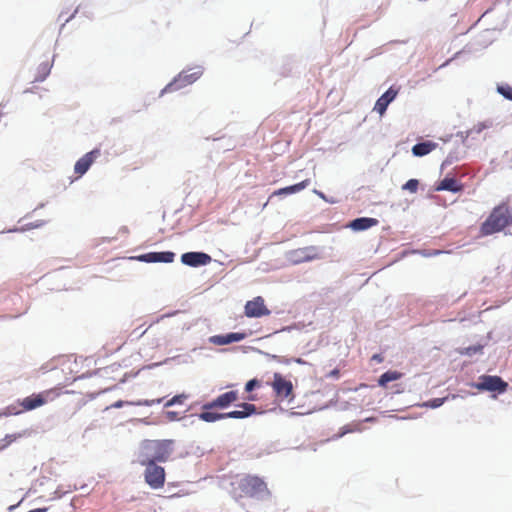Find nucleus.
Here are the masks:
<instances>
[{"instance_id":"nucleus-3","label":"nucleus","mask_w":512,"mask_h":512,"mask_svg":"<svg viewBox=\"0 0 512 512\" xmlns=\"http://www.w3.org/2000/svg\"><path fill=\"white\" fill-rule=\"evenodd\" d=\"M267 492L266 483L258 476L245 475L232 482V493L235 499L254 498Z\"/></svg>"},{"instance_id":"nucleus-15","label":"nucleus","mask_w":512,"mask_h":512,"mask_svg":"<svg viewBox=\"0 0 512 512\" xmlns=\"http://www.w3.org/2000/svg\"><path fill=\"white\" fill-rule=\"evenodd\" d=\"M295 255L296 262H308L321 257L320 251L316 246H307L299 248L293 252Z\"/></svg>"},{"instance_id":"nucleus-22","label":"nucleus","mask_w":512,"mask_h":512,"mask_svg":"<svg viewBox=\"0 0 512 512\" xmlns=\"http://www.w3.org/2000/svg\"><path fill=\"white\" fill-rule=\"evenodd\" d=\"M402 376L403 373L401 372L389 370L379 377L378 385L381 387H386L389 382L399 380L400 378H402Z\"/></svg>"},{"instance_id":"nucleus-21","label":"nucleus","mask_w":512,"mask_h":512,"mask_svg":"<svg viewBox=\"0 0 512 512\" xmlns=\"http://www.w3.org/2000/svg\"><path fill=\"white\" fill-rule=\"evenodd\" d=\"M161 399H156V400H137V401H123V400H118L116 402H114L113 404H111L110 406H108L106 409H110V408H121L125 405H128V406H152L154 404H159L161 403Z\"/></svg>"},{"instance_id":"nucleus-30","label":"nucleus","mask_w":512,"mask_h":512,"mask_svg":"<svg viewBox=\"0 0 512 512\" xmlns=\"http://www.w3.org/2000/svg\"><path fill=\"white\" fill-rule=\"evenodd\" d=\"M445 401V398H435L430 401H428L425 406L430 408H438L440 407Z\"/></svg>"},{"instance_id":"nucleus-20","label":"nucleus","mask_w":512,"mask_h":512,"mask_svg":"<svg viewBox=\"0 0 512 512\" xmlns=\"http://www.w3.org/2000/svg\"><path fill=\"white\" fill-rule=\"evenodd\" d=\"M378 224V220L375 218H368V217H362L354 219L349 227L352 228L355 231H362L369 229L373 226H376Z\"/></svg>"},{"instance_id":"nucleus-35","label":"nucleus","mask_w":512,"mask_h":512,"mask_svg":"<svg viewBox=\"0 0 512 512\" xmlns=\"http://www.w3.org/2000/svg\"><path fill=\"white\" fill-rule=\"evenodd\" d=\"M373 360H376V361H378V362H381V361H382V357H381V355L375 354V355L373 356Z\"/></svg>"},{"instance_id":"nucleus-13","label":"nucleus","mask_w":512,"mask_h":512,"mask_svg":"<svg viewBox=\"0 0 512 512\" xmlns=\"http://www.w3.org/2000/svg\"><path fill=\"white\" fill-rule=\"evenodd\" d=\"M175 254L170 251L165 252H149L138 256V260L146 263H172L174 261Z\"/></svg>"},{"instance_id":"nucleus-25","label":"nucleus","mask_w":512,"mask_h":512,"mask_svg":"<svg viewBox=\"0 0 512 512\" xmlns=\"http://www.w3.org/2000/svg\"><path fill=\"white\" fill-rule=\"evenodd\" d=\"M50 70L51 65L48 61L41 63L38 67L39 75L35 77V81H43L49 75Z\"/></svg>"},{"instance_id":"nucleus-19","label":"nucleus","mask_w":512,"mask_h":512,"mask_svg":"<svg viewBox=\"0 0 512 512\" xmlns=\"http://www.w3.org/2000/svg\"><path fill=\"white\" fill-rule=\"evenodd\" d=\"M310 185V179H305L297 184H294V185H291V186H287V187H284V188H280L276 191H274L271 195L272 196H279V195H288V194H293V193H297V192H300L301 190L305 189L306 187H308Z\"/></svg>"},{"instance_id":"nucleus-32","label":"nucleus","mask_w":512,"mask_h":512,"mask_svg":"<svg viewBox=\"0 0 512 512\" xmlns=\"http://www.w3.org/2000/svg\"><path fill=\"white\" fill-rule=\"evenodd\" d=\"M5 439L7 440V443L5 445H3L2 448H6L10 443L15 441L17 439V436L16 435H7L5 437Z\"/></svg>"},{"instance_id":"nucleus-38","label":"nucleus","mask_w":512,"mask_h":512,"mask_svg":"<svg viewBox=\"0 0 512 512\" xmlns=\"http://www.w3.org/2000/svg\"><path fill=\"white\" fill-rule=\"evenodd\" d=\"M296 362H297V363H300V364H302V363H303L302 359H300V358H298V359L296 360Z\"/></svg>"},{"instance_id":"nucleus-33","label":"nucleus","mask_w":512,"mask_h":512,"mask_svg":"<svg viewBox=\"0 0 512 512\" xmlns=\"http://www.w3.org/2000/svg\"><path fill=\"white\" fill-rule=\"evenodd\" d=\"M329 376H330V377H333V378H338V377H339V370H338V369H334V370H332V371L329 373Z\"/></svg>"},{"instance_id":"nucleus-11","label":"nucleus","mask_w":512,"mask_h":512,"mask_svg":"<svg viewBox=\"0 0 512 512\" xmlns=\"http://www.w3.org/2000/svg\"><path fill=\"white\" fill-rule=\"evenodd\" d=\"M201 74V71H196L190 74H188L187 72H182L173 82L169 83L164 90L174 91L181 89L182 87L194 83L201 76Z\"/></svg>"},{"instance_id":"nucleus-23","label":"nucleus","mask_w":512,"mask_h":512,"mask_svg":"<svg viewBox=\"0 0 512 512\" xmlns=\"http://www.w3.org/2000/svg\"><path fill=\"white\" fill-rule=\"evenodd\" d=\"M461 185L458 183V181L454 178H444L440 184L438 185L437 189L440 190H447L451 192H458L461 190Z\"/></svg>"},{"instance_id":"nucleus-10","label":"nucleus","mask_w":512,"mask_h":512,"mask_svg":"<svg viewBox=\"0 0 512 512\" xmlns=\"http://www.w3.org/2000/svg\"><path fill=\"white\" fill-rule=\"evenodd\" d=\"M211 261V256L204 252H187L181 256V262L190 267L205 266Z\"/></svg>"},{"instance_id":"nucleus-37","label":"nucleus","mask_w":512,"mask_h":512,"mask_svg":"<svg viewBox=\"0 0 512 512\" xmlns=\"http://www.w3.org/2000/svg\"><path fill=\"white\" fill-rule=\"evenodd\" d=\"M11 414H12V412H4V413L0 414V416H2V415L8 416V415H11Z\"/></svg>"},{"instance_id":"nucleus-8","label":"nucleus","mask_w":512,"mask_h":512,"mask_svg":"<svg viewBox=\"0 0 512 512\" xmlns=\"http://www.w3.org/2000/svg\"><path fill=\"white\" fill-rule=\"evenodd\" d=\"M239 399V395L237 391L231 390L227 391L223 394H220L214 400L205 403L202 406L203 410H213V409H225L228 408L231 404L235 403Z\"/></svg>"},{"instance_id":"nucleus-31","label":"nucleus","mask_w":512,"mask_h":512,"mask_svg":"<svg viewBox=\"0 0 512 512\" xmlns=\"http://www.w3.org/2000/svg\"><path fill=\"white\" fill-rule=\"evenodd\" d=\"M257 386H259V381L257 379H252L246 383L245 390L247 392H251Z\"/></svg>"},{"instance_id":"nucleus-40","label":"nucleus","mask_w":512,"mask_h":512,"mask_svg":"<svg viewBox=\"0 0 512 512\" xmlns=\"http://www.w3.org/2000/svg\"><path fill=\"white\" fill-rule=\"evenodd\" d=\"M146 331H147V329L143 330L140 335L145 334Z\"/></svg>"},{"instance_id":"nucleus-4","label":"nucleus","mask_w":512,"mask_h":512,"mask_svg":"<svg viewBox=\"0 0 512 512\" xmlns=\"http://www.w3.org/2000/svg\"><path fill=\"white\" fill-rule=\"evenodd\" d=\"M63 394L60 387H53L37 394H32L20 401V406L24 411L37 409L49 402H53Z\"/></svg>"},{"instance_id":"nucleus-7","label":"nucleus","mask_w":512,"mask_h":512,"mask_svg":"<svg viewBox=\"0 0 512 512\" xmlns=\"http://www.w3.org/2000/svg\"><path fill=\"white\" fill-rule=\"evenodd\" d=\"M275 396L280 400H292L294 398L293 394V384L290 380H287L282 374L274 373L273 381L270 383Z\"/></svg>"},{"instance_id":"nucleus-39","label":"nucleus","mask_w":512,"mask_h":512,"mask_svg":"<svg viewBox=\"0 0 512 512\" xmlns=\"http://www.w3.org/2000/svg\"><path fill=\"white\" fill-rule=\"evenodd\" d=\"M168 414H169V415H173V416H175V415H176V413H175V412H169Z\"/></svg>"},{"instance_id":"nucleus-14","label":"nucleus","mask_w":512,"mask_h":512,"mask_svg":"<svg viewBox=\"0 0 512 512\" xmlns=\"http://www.w3.org/2000/svg\"><path fill=\"white\" fill-rule=\"evenodd\" d=\"M399 93V88H395L391 86L380 98L376 101L374 106V110L377 111L380 115H383L388 105L396 98Z\"/></svg>"},{"instance_id":"nucleus-2","label":"nucleus","mask_w":512,"mask_h":512,"mask_svg":"<svg viewBox=\"0 0 512 512\" xmlns=\"http://www.w3.org/2000/svg\"><path fill=\"white\" fill-rule=\"evenodd\" d=\"M512 225V211L507 203H501L493 208L489 216L480 226V234L489 236L501 232Z\"/></svg>"},{"instance_id":"nucleus-6","label":"nucleus","mask_w":512,"mask_h":512,"mask_svg":"<svg viewBox=\"0 0 512 512\" xmlns=\"http://www.w3.org/2000/svg\"><path fill=\"white\" fill-rule=\"evenodd\" d=\"M473 387L479 391H489L504 393L507 390L508 383L499 376L482 375Z\"/></svg>"},{"instance_id":"nucleus-36","label":"nucleus","mask_w":512,"mask_h":512,"mask_svg":"<svg viewBox=\"0 0 512 512\" xmlns=\"http://www.w3.org/2000/svg\"><path fill=\"white\" fill-rule=\"evenodd\" d=\"M440 253H441V251H439V250H435V251H434L433 253H431L430 255H438V254H440Z\"/></svg>"},{"instance_id":"nucleus-27","label":"nucleus","mask_w":512,"mask_h":512,"mask_svg":"<svg viewBox=\"0 0 512 512\" xmlns=\"http://www.w3.org/2000/svg\"><path fill=\"white\" fill-rule=\"evenodd\" d=\"M483 349V346L482 345H473V346H469V347H466V348H463V349H460L459 350V353L461 355H468V356H471V355H474V354H477V353H480Z\"/></svg>"},{"instance_id":"nucleus-34","label":"nucleus","mask_w":512,"mask_h":512,"mask_svg":"<svg viewBox=\"0 0 512 512\" xmlns=\"http://www.w3.org/2000/svg\"><path fill=\"white\" fill-rule=\"evenodd\" d=\"M314 193L316 195H318L320 198H322L323 200H327L325 195L321 192V191H318V190H314Z\"/></svg>"},{"instance_id":"nucleus-26","label":"nucleus","mask_w":512,"mask_h":512,"mask_svg":"<svg viewBox=\"0 0 512 512\" xmlns=\"http://www.w3.org/2000/svg\"><path fill=\"white\" fill-rule=\"evenodd\" d=\"M188 398H189V395H187L185 393L175 395L174 397H172L170 400H168L165 403V407H170V406L177 405V404H183Z\"/></svg>"},{"instance_id":"nucleus-29","label":"nucleus","mask_w":512,"mask_h":512,"mask_svg":"<svg viewBox=\"0 0 512 512\" xmlns=\"http://www.w3.org/2000/svg\"><path fill=\"white\" fill-rule=\"evenodd\" d=\"M418 186H419V182L417 179H410L408 180L404 185H403V189L404 190H407L411 193H416L417 190H418Z\"/></svg>"},{"instance_id":"nucleus-5","label":"nucleus","mask_w":512,"mask_h":512,"mask_svg":"<svg viewBox=\"0 0 512 512\" xmlns=\"http://www.w3.org/2000/svg\"><path fill=\"white\" fill-rule=\"evenodd\" d=\"M145 466L144 479L152 489H160L165 484L166 474L162 466L156 463H140Z\"/></svg>"},{"instance_id":"nucleus-28","label":"nucleus","mask_w":512,"mask_h":512,"mask_svg":"<svg viewBox=\"0 0 512 512\" xmlns=\"http://www.w3.org/2000/svg\"><path fill=\"white\" fill-rule=\"evenodd\" d=\"M497 91L506 99L512 100V86L505 84L497 87Z\"/></svg>"},{"instance_id":"nucleus-24","label":"nucleus","mask_w":512,"mask_h":512,"mask_svg":"<svg viewBox=\"0 0 512 512\" xmlns=\"http://www.w3.org/2000/svg\"><path fill=\"white\" fill-rule=\"evenodd\" d=\"M198 418L202 421L212 423L216 422L218 420L225 419L224 413H216L212 412V410H203L199 415Z\"/></svg>"},{"instance_id":"nucleus-9","label":"nucleus","mask_w":512,"mask_h":512,"mask_svg":"<svg viewBox=\"0 0 512 512\" xmlns=\"http://www.w3.org/2000/svg\"><path fill=\"white\" fill-rule=\"evenodd\" d=\"M244 313L249 318H259L268 316L270 310L266 307L264 299L261 296H257L245 304Z\"/></svg>"},{"instance_id":"nucleus-17","label":"nucleus","mask_w":512,"mask_h":512,"mask_svg":"<svg viewBox=\"0 0 512 512\" xmlns=\"http://www.w3.org/2000/svg\"><path fill=\"white\" fill-rule=\"evenodd\" d=\"M245 335L243 333H228L226 335H215L210 338V342L214 345H227L234 342L243 340Z\"/></svg>"},{"instance_id":"nucleus-12","label":"nucleus","mask_w":512,"mask_h":512,"mask_svg":"<svg viewBox=\"0 0 512 512\" xmlns=\"http://www.w3.org/2000/svg\"><path fill=\"white\" fill-rule=\"evenodd\" d=\"M100 156V150L94 149L85 155H83L74 166V171L79 176L84 175L90 166L93 164V162Z\"/></svg>"},{"instance_id":"nucleus-1","label":"nucleus","mask_w":512,"mask_h":512,"mask_svg":"<svg viewBox=\"0 0 512 512\" xmlns=\"http://www.w3.org/2000/svg\"><path fill=\"white\" fill-rule=\"evenodd\" d=\"M172 440H144L141 443L138 462H166L172 454Z\"/></svg>"},{"instance_id":"nucleus-18","label":"nucleus","mask_w":512,"mask_h":512,"mask_svg":"<svg viewBox=\"0 0 512 512\" xmlns=\"http://www.w3.org/2000/svg\"><path fill=\"white\" fill-rule=\"evenodd\" d=\"M438 147V144L433 141H425L417 143L412 147V153L416 157H423L434 151Z\"/></svg>"},{"instance_id":"nucleus-16","label":"nucleus","mask_w":512,"mask_h":512,"mask_svg":"<svg viewBox=\"0 0 512 512\" xmlns=\"http://www.w3.org/2000/svg\"><path fill=\"white\" fill-rule=\"evenodd\" d=\"M240 410H233L227 413H224L225 418H235V419H243L247 418L257 412V408L254 404L250 403H241L238 405Z\"/></svg>"}]
</instances>
